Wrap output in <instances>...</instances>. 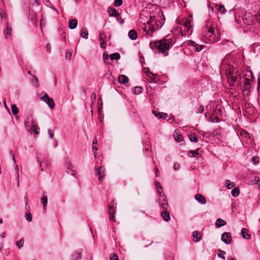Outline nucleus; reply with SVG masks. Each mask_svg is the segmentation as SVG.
<instances>
[{"label": "nucleus", "mask_w": 260, "mask_h": 260, "mask_svg": "<svg viewBox=\"0 0 260 260\" xmlns=\"http://www.w3.org/2000/svg\"><path fill=\"white\" fill-rule=\"evenodd\" d=\"M172 45V39L171 38H168L165 37L160 40L155 41L154 42V45H152V42H150L149 46L153 50V47L158 50L159 53H161L166 56L168 55V50L170 49Z\"/></svg>", "instance_id": "obj_1"}, {"label": "nucleus", "mask_w": 260, "mask_h": 260, "mask_svg": "<svg viewBox=\"0 0 260 260\" xmlns=\"http://www.w3.org/2000/svg\"><path fill=\"white\" fill-rule=\"evenodd\" d=\"M226 78L228 83L231 88H234L236 86V83L238 81V78L239 76V71L236 68L229 67L226 71Z\"/></svg>", "instance_id": "obj_2"}, {"label": "nucleus", "mask_w": 260, "mask_h": 260, "mask_svg": "<svg viewBox=\"0 0 260 260\" xmlns=\"http://www.w3.org/2000/svg\"><path fill=\"white\" fill-rule=\"evenodd\" d=\"M162 16L163 17H164V15H162ZM152 19V17H150L149 21H148V25L145 26L143 28V35L145 36L146 37H151L152 35L153 32L156 29H158L159 28H161V27L164 24L165 21V18H164L162 19L159 20L160 25L157 24L155 22L156 26H154L153 24H152L151 25H150L149 23H150V22L151 23H152V21H150V20Z\"/></svg>", "instance_id": "obj_3"}, {"label": "nucleus", "mask_w": 260, "mask_h": 260, "mask_svg": "<svg viewBox=\"0 0 260 260\" xmlns=\"http://www.w3.org/2000/svg\"><path fill=\"white\" fill-rule=\"evenodd\" d=\"M95 174L98 175V179L99 181H102L106 175L105 168L103 166L98 167L95 166Z\"/></svg>", "instance_id": "obj_4"}, {"label": "nucleus", "mask_w": 260, "mask_h": 260, "mask_svg": "<svg viewBox=\"0 0 260 260\" xmlns=\"http://www.w3.org/2000/svg\"><path fill=\"white\" fill-rule=\"evenodd\" d=\"M41 100L46 103L48 107L51 109H53L55 106V104L53 100L50 98L47 93H45L44 95L40 98Z\"/></svg>", "instance_id": "obj_5"}, {"label": "nucleus", "mask_w": 260, "mask_h": 260, "mask_svg": "<svg viewBox=\"0 0 260 260\" xmlns=\"http://www.w3.org/2000/svg\"><path fill=\"white\" fill-rule=\"evenodd\" d=\"M221 241L225 244H230L232 241L231 234L229 232H224L221 236Z\"/></svg>", "instance_id": "obj_6"}, {"label": "nucleus", "mask_w": 260, "mask_h": 260, "mask_svg": "<svg viewBox=\"0 0 260 260\" xmlns=\"http://www.w3.org/2000/svg\"><path fill=\"white\" fill-rule=\"evenodd\" d=\"M245 82L244 84L247 85L251 86L253 81V75L251 72H248L245 75Z\"/></svg>", "instance_id": "obj_7"}, {"label": "nucleus", "mask_w": 260, "mask_h": 260, "mask_svg": "<svg viewBox=\"0 0 260 260\" xmlns=\"http://www.w3.org/2000/svg\"><path fill=\"white\" fill-rule=\"evenodd\" d=\"M116 211L115 210V208L113 206H110L109 207V217L111 220L114 222L115 221V217L114 216V214Z\"/></svg>", "instance_id": "obj_8"}, {"label": "nucleus", "mask_w": 260, "mask_h": 260, "mask_svg": "<svg viewBox=\"0 0 260 260\" xmlns=\"http://www.w3.org/2000/svg\"><path fill=\"white\" fill-rule=\"evenodd\" d=\"M195 199L199 203L204 205L206 203V200L204 197L201 194H197L195 196Z\"/></svg>", "instance_id": "obj_9"}, {"label": "nucleus", "mask_w": 260, "mask_h": 260, "mask_svg": "<svg viewBox=\"0 0 260 260\" xmlns=\"http://www.w3.org/2000/svg\"><path fill=\"white\" fill-rule=\"evenodd\" d=\"M107 12L110 17H117L118 15L116 10L112 7H109L107 10Z\"/></svg>", "instance_id": "obj_10"}, {"label": "nucleus", "mask_w": 260, "mask_h": 260, "mask_svg": "<svg viewBox=\"0 0 260 260\" xmlns=\"http://www.w3.org/2000/svg\"><path fill=\"white\" fill-rule=\"evenodd\" d=\"M213 35L215 36L214 29L204 30L203 32V36L206 38H210Z\"/></svg>", "instance_id": "obj_11"}, {"label": "nucleus", "mask_w": 260, "mask_h": 260, "mask_svg": "<svg viewBox=\"0 0 260 260\" xmlns=\"http://www.w3.org/2000/svg\"><path fill=\"white\" fill-rule=\"evenodd\" d=\"M78 24L77 20L72 19L69 21V27L71 29H74L76 28Z\"/></svg>", "instance_id": "obj_12"}, {"label": "nucleus", "mask_w": 260, "mask_h": 260, "mask_svg": "<svg viewBox=\"0 0 260 260\" xmlns=\"http://www.w3.org/2000/svg\"><path fill=\"white\" fill-rule=\"evenodd\" d=\"M161 215L165 221H169L170 220V215L169 212L167 211V210H164L161 212Z\"/></svg>", "instance_id": "obj_13"}, {"label": "nucleus", "mask_w": 260, "mask_h": 260, "mask_svg": "<svg viewBox=\"0 0 260 260\" xmlns=\"http://www.w3.org/2000/svg\"><path fill=\"white\" fill-rule=\"evenodd\" d=\"M67 169L66 172L67 173L71 175H74L75 174V171L72 165L70 163H68L67 165Z\"/></svg>", "instance_id": "obj_14"}, {"label": "nucleus", "mask_w": 260, "mask_h": 260, "mask_svg": "<svg viewBox=\"0 0 260 260\" xmlns=\"http://www.w3.org/2000/svg\"><path fill=\"white\" fill-rule=\"evenodd\" d=\"M152 113L156 117L163 119H166L168 116L167 113L157 112L156 111H152Z\"/></svg>", "instance_id": "obj_15"}, {"label": "nucleus", "mask_w": 260, "mask_h": 260, "mask_svg": "<svg viewBox=\"0 0 260 260\" xmlns=\"http://www.w3.org/2000/svg\"><path fill=\"white\" fill-rule=\"evenodd\" d=\"M243 93L244 96H248L250 93L251 86L244 84Z\"/></svg>", "instance_id": "obj_16"}, {"label": "nucleus", "mask_w": 260, "mask_h": 260, "mask_svg": "<svg viewBox=\"0 0 260 260\" xmlns=\"http://www.w3.org/2000/svg\"><path fill=\"white\" fill-rule=\"evenodd\" d=\"M118 80L120 83L125 84L128 83L129 79L126 76L124 75H121L118 77Z\"/></svg>", "instance_id": "obj_17"}, {"label": "nucleus", "mask_w": 260, "mask_h": 260, "mask_svg": "<svg viewBox=\"0 0 260 260\" xmlns=\"http://www.w3.org/2000/svg\"><path fill=\"white\" fill-rule=\"evenodd\" d=\"M248 230L245 228L242 229L241 234L244 239H249L250 238V235L248 234Z\"/></svg>", "instance_id": "obj_18"}, {"label": "nucleus", "mask_w": 260, "mask_h": 260, "mask_svg": "<svg viewBox=\"0 0 260 260\" xmlns=\"http://www.w3.org/2000/svg\"><path fill=\"white\" fill-rule=\"evenodd\" d=\"M226 222L224 220H223L221 218H218L216 221L215 226L217 228H220V227L225 225L226 224Z\"/></svg>", "instance_id": "obj_19"}, {"label": "nucleus", "mask_w": 260, "mask_h": 260, "mask_svg": "<svg viewBox=\"0 0 260 260\" xmlns=\"http://www.w3.org/2000/svg\"><path fill=\"white\" fill-rule=\"evenodd\" d=\"M128 36L129 39L132 40H135L137 38V34L136 31L134 29H132L129 31Z\"/></svg>", "instance_id": "obj_20"}, {"label": "nucleus", "mask_w": 260, "mask_h": 260, "mask_svg": "<svg viewBox=\"0 0 260 260\" xmlns=\"http://www.w3.org/2000/svg\"><path fill=\"white\" fill-rule=\"evenodd\" d=\"M80 36L83 38L87 39L88 38V32L85 27H82L81 30Z\"/></svg>", "instance_id": "obj_21"}, {"label": "nucleus", "mask_w": 260, "mask_h": 260, "mask_svg": "<svg viewBox=\"0 0 260 260\" xmlns=\"http://www.w3.org/2000/svg\"><path fill=\"white\" fill-rule=\"evenodd\" d=\"M11 31L12 28L8 26L4 31L6 39H8L9 37L11 36Z\"/></svg>", "instance_id": "obj_22"}, {"label": "nucleus", "mask_w": 260, "mask_h": 260, "mask_svg": "<svg viewBox=\"0 0 260 260\" xmlns=\"http://www.w3.org/2000/svg\"><path fill=\"white\" fill-rule=\"evenodd\" d=\"M183 25L187 31H189L191 27L190 22L188 20H185L183 22Z\"/></svg>", "instance_id": "obj_23"}, {"label": "nucleus", "mask_w": 260, "mask_h": 260, "mask_svg": "<svg viewBox=\"0 0 260 260\" xmlns=\"http://www.w3.org/2000/svg\"><path fill=\"white\" fill-rule=\"evenodd\" d=\"M193 238L194 239L195 242H199L201 240V235L198 231H194L192 234Z\"/></svg>", "instance_id": "obj_24"}, {"label": "nucleus", "mask_w": 260, "mask_h": 260, "mask_svg": "<svg viewBox=\"0 0 260 260\" xmlns=\"http://www.w3.org/2000/svg\"><path fill=\"white\" fill-rule=\"evenodd\" d=\"M205 30H212L214 29L213 26L212 25V23L211 21L208 20L206 22V24L204 28Z\"/></svg>", "instance_id": "obj_25"}, {"label": "nucleus", "mask_w": 260, "mask_h": 260, "mask_svg": "<svg viewBox=\"0 0 260 260\" xmlns=\"http://www.w3.org/2000/svg\"><path fill=\"white\" fill-rule=\"evenodd\" d=\"M41 200L42 204V205L43 206V207H44V209L45 210V208L47 206V203H48L47 197L46 196L43 194V197H42V198H41Z\"/></svg>", "instance_id": "obj_26"}, {"label": "nucleus", "mask_w": 260, "mask_h": 260, "mask_svg": "<svg viewBox=\"0 0 260 260\" xmlns=\"http://www.w3.org/2000/svg\"><path fill=\"white\" fill-rule=\"evenodd\" d=\"M110 58L111 60H118L120 58V55L119 53H114L110 55Z\"/></svg>", "instance_id": "obj_27"}, {"label": "nucleus", "mask_w": 260, "mask_h": 260, "mask_svg": "<svg viewBox=\"0 0 260 260\" xmlns=\"http://www.w3.org/2000/svg\"><path fill=\"white\" fill-rule=\"evenodd\" d=\"M162 201L163 203H160V206L161 208H162L164 210H167L168 204L166 197L164 198Z\"/></svg>", "instance_id": "obj_28"}, {"label": "nucleus", "mask_w": 260, "mask_h": 260, "mask_svg": "<svg viewBox=\"0 0 260 260\" xmlns=\"http://www.w3.org/2000/svg\"><path fill=\"white\" fill-rule=\"evenodd\" d=\"M32 132H34V133L36 135H38L39 134V132H38V130H39V127H38L37 126H36L35 125V122L34 120H32Z\"/></svg>", "instance_id": "obj_29"}, {"label": "nucleus", "mask_w": 260, "mask_h": 260, "mask_svg": "<svg viewBox=\"0 0 260 260\" xmlns=\"http://www.w3.org/2000/svg\"><path fill=\"white\" fill-rule=\"evenodd\" d=\"M188 136L191 142L197 143L198 141V139L195 135L190 134H188Z\"/></svg>", "instance_id": "obj_30"}, {"label": "nucleus", "mask_w": 260, "mask_h": 260, "mask_svg": "<svg viewBox=\"0 0 260 260\" xmlns=\"http://www.w3.org/2000/svg\"><path fill=\"white\" fill-rule=\"evenodd\" d=\"M11 110L13 114L14 115L17 114L19 112V109L15 104L11 105Z\"/></svg>", "instance_id": "obj_31"}, {"label": "nucleus", "mask_w": 260, "mask_h": 260, "mask_svg": "<svg viewBox=\"0 0 260 260\" xmlns=\"http://www.w3.org/2000/svg\"><path fill=\"white\" fill-rule=\"evenodd\" d=\"M231 194L234 197H238L240 194V190L238 188H234L231 191Z\"/></svg>", "instance_id": "obj_32"}, {"label": "nucleus", "mask_w": 260, "mask_h": 260, "mask_svg": "<svg viewBox=\"0 0 260 260\" xmlns=\"http://www.w3.org/2000/svg\"><path fill=\"white\" fill-rule=\"evenodd\" d=\"M225 254H226V252L224 251L220 250V249L218 250V252H217L218 256L224 260L225 259V257L224 256V255Z\"/></svg>", "instance_id": "obj_33"}, {"label": "nucleus", "mask_w": 260, "mask_h": 260, "mask_svg": "<svg viewBox=\"0 0 260 260\" xmlns=\"http://www.w3.org/2000/svg\"><path fill=\"white\" fill-rule=\"evenodd\" d=\"M24 241V239H21L19 240V241H16L15 243L16 246L18 248L20 249L23 246Z\"/></svg>", "instance_id": "obj_34"}, {"label": "nucleus", "mask_w": 260, "mask_h": 260, "mask_svg": "<svg viewBox=\"0 0 260 260\" xmlns=\"http://www.w3.org/2000/svg\"><path fill=\"white\" fill-rule=\"evenodd\" d=\"M13 160L14 161V163L15 164V172H16V177L17 179H18V178H19V173H18L19 169H18V166L16 164V160H15V158L14 157V155H13Z\"/></svg>", "instance_id": "obj_35"}, {"label": "nucleus", "mask_w": 260, "mask_h": 260, "mask_svg": "<svg viewBox=\"0 0 260 260\" xmlns=\"http://www.w3.org/2000/svg\"><path fill=\"white\" fill-rule=\"evenodd\" d=\"M143 88L140 86H137L135 88L134 92L135 94H139L142 92Z\"/></svg>", "instance_id": "obj_36"}, {"label": "nucleus", "mask_w": 260, "mask_h": 260, "mask_svg": "<svg viewBox=\"0 0 260 260\" xmlns=\"http://www.w3.org/2000/svg\"><path fill=\"white\" fill-rule=\"evenodd\" d=\"M226 187L228 189H230L234 186L235 184L233 182H230L229 180L225 181Z\"/></svg>", "instance_id": "obj_37"}, {"label": "nucleus", "mask_w": 260, "mask_h": 260, "mask_svg": "<svg viewBox=\"0 0 260 260\" xmlns=\"http://www.w3.org/2000/svg\"><path fill=\"white\" fill-rule=\"evenodd\" d=\"M25 219L27 221L30 222L32 220V216L30 212L25 213Z\"/></svg>", "instance_id": "obj_38"}, {"label": "nucleus", "mask_w": 260, "mask_h": 260, "mask_svg": "<svg viewBox=\"0 0 260 260\" xmlns=\"http://www.w3.org/2000/svg\"><path fill=\"white\" fill-rule=\"evenodd\" d=\"M106 35L104 32L100 31L99 34V39L101 41H105Z\"/></svg>", "instance_id": "obj_39"}, {"label": "nucleus", "mask_w": 260, "mask_h": 260, "mask_svg": "<svg viewBox=\"0 0 260 260\" xmlns=\"http://www.w3.org/2000/svg\"><path fill=\"white\" fill-rule=\"evenodd\" d=\"M73 257H75V260H78L81 258V253L80 252H76L73 255Z\"/></svg>", "instance_id": "obj_40"}, {"label": "nucleus", "mask_w": 260, "mask_h": 260, "mask_svg": "<svg viewBox=\"0 0 260 260\" xmlns=\"http://www.w3.org/2000/svg\"><path fill=\"white\" fill-rule=\"evenodd\" d=\"M174 137L176 141L177 142H181L183 140L182 136L181 135L178 134V133L176 136H174Z\"/></svg>", "instance_id": "obj_41"}, {"label": "nucleus", "mask_w": 260, "mask_h": 260, "mask_svg": "<svg viewBox=\"0 0 260 260\" xmlns=\"http://www.w3.org/2000/svg\"><path fill=\"white\" fill-rule=\"evenodd\" d=\"M193 48L195 51L199 52L203 49V46L196 44Z\"/></svg>", "instance_id": "obj_42"}, {"label": "nucleus", "mask_w": 260, "mask_h": 260, "mask_svg": "<svg viewBox=\"0 0 260 260\" xmlns=\"http://www.w3.org/2000/svg\"><path fill=\"white\" fill-rule=\"evenodd\" d=\"M218 10L223 14H224L226 12V10L225 9L224 6L222 5H219Z\"/></svg>", "instance_id": "obj_43"}, {"label": "nucleus", "mask_w": 260, "mask_h": 260, "mask_svg": "<svg viewBox=\"0 0 260 260\" xmlns=\"http://www.w3.org/2000/svg\"><path fill=\"white\" fill-rule=\"evenodd\" d=\"M122 4V0H115L114 5L115 7H118Z\"/></svg>", "instance_id": "obj_44"}, {"label": "nucleus", "mask_w": 260, "mask_h": 260, "mask_svg": "<svg viewBox=\"0 0 260 260\" xmlns=\"http://www.w3.org/2000/svg\"><path fill=\"white\" fill-rule=\"evenodd\" d=\"M199 149H197L195 150H190L189 153L194 157L199 154Z\"/></svg>", "instance_id": "obj_45"}, {"label": "nucleus", "mask_w": 260, "mask_h": 260, "mask_svg": "<svg viewBox=\"0 0 260 260\" xmlns=\"http://www.w3.org/2000/svg\"><path fill=\"white\" fill-rule=\"evenodd\" d=\"M111 260H119L118 256L115 253H112L110 255Z\"/></svg>", "instance_id": "obj_46"}, {"label": "nucleus", "mask_w": 260, "mask_h": 260, "mask_svg": "<svg viewBox=\"0 0 260 260\" xmlns=\"http://www.w3.org/2000/svg\"><path fill=\"white\" fill-rule=\"evenodd\" d=\"M34 77V79L32 80V82L33 83H35L36 84V87H38L39 86V84H38V80L37 79V78L35 76H33Z\"/></svg>", "instance_id": "obj_47"}, {"label": "nucleus", "mask_w": 260, "mask_h": 260, "mask_svg": "<svg viewBox=\"0 0 260 260\" xmlns=\"http://www.w3.org/2000/svg\"><path fill=\"white\" fill-rule=\"evenodd\" d=\"M204 107L202 105H200L198 109H197V113H202L204 111Z\"/></svg>", "instance_id": "obj_48"}, {"label": "nucleus", "mask_w": 260, "mask_h": 260, "mask_svg": "<svg viewBox=\"0 0 260 260\" xmlns=\"http://www.w3.org/2000/svg\"><path fill=\"white\" fill-rule=\"evenodd\" d=\"M252 161L254 164H256L259 162V158L258 157L254 156L252 158Z\"/></svg>", "instance_id": "obj_49"}, {"label": "nucleus", "mask_w": 260, "mask_h": 260, "mask_svg": "<svg viewBox=\"0 0 260 260\" xmlns=\"http://www.w3.org/2000/svg\"><path fill=\"white\" fill-rule=\"evenodd\" d=\"M180 168V164L177 162H175L174 164V169L175 170L177 171Z\"/></svg>", "instance_id": "obj_50"}, {"label": "nucleus", "mask_w": 260, "mask_h": 260, "mask_svg": "<svg viewBox=\"0 0 260 260\" xmlns=\"http://www.w3.org/2000/svg\"><path fill=\"white\" fill-rule=\"evenodd\" d=\"M71 55H72V52H66V58L68 60H70V59L71 58Z\"/></svg>", "instance_id": "obj_51"}, {"label": "nucleus", "mask_w": 260, "mask_h": 260, "mask_svg": "<svg viewBox=\"0 0 260 260\" xmlns=\"http://www.w3.org/2000/svg\"><path fill=\"white\" fill-rule=\"evenodd\" d=\"M46 50H47V52H48V53H50L51 52V46L50 44H47L46 45Z\"/></svg>", "instance_id": "obj_52"}, {"label": "nucleus", "mask_w": 260, "mask_h": 260, "mask_svg": "<svg viewBox=\"0 0 260 260\" xmlns=\"http://www.w3.org/2000/svg\"><path fill=\"white\" fill-rule=\"evenodd\" d=\"M196 44H197L194 42H193L192 41H189L188 43V45L189 46H192L193 47H194V46H196Z\"/></svg>", "instance_id": "obj_53"}, {"label": "nucleus", "mask_w": 260, "mask_h": 260, "mask_svg": "<svg viewBox=\"0 0 260 260\" xmlns=\"http://www.w3.org/2000/svg\"><path fill=\"white\" fill-rule=\"evenodd\" d=\"M48 134L50 138H53V133L50 129H48Z\"/></svg>", "instance_id": "obj_54"}, {"label": "nucleus", "mask_w": 260, "mask_h": 260, "mask_svg": "<svg viewBox=\"0 0 260 260\" xmlns=\"http://www.w3.org/2000/svg\"><path fill=\"white\" fill-rule=\"evenodd\" d=\"M91 100H92V102H93L95 100V99H96V94L95 93L93 92L91 94Z\"/></svg>", "instance_id": "obj_55"}, {"label": "nucleus", "mask_w": 260, "mask_h": 260, "mask_svg": "<svg viewBox=\"0 0 260 260\" xmlns=\"http://www.w3.org/2000/svg\"><path fill=\"white\" fill-rule=\"evenodd\" d=\"M117 20L119 22L120 24H122L124 22V21L122 18H119L118 17L117 18Z\"/></svg>", "instance_id": "obj_56"}, {"label": "nucleus", "mask_w": 260, "mask_h": 260, "mask_svg": "<svg viewBox=\"0 0 260 260\" xmlns=\"http://www.w3.org/2000/svg\"><path fill=\"white\" fill-rule=\"evenodd\" d=\"M103 59L105 61H106V60L108 59V55L106 53H103Z\"/></svg>", "instance_id": "obj_57"}, {"label": "nucleus", "mask_w": 260, "mask_h": 260, "mask_svg": "<svg viewBox=\"0 0 260 260\" xmlns=\"http://www.w3.org/2000/svg\"><path fill=\"white\" fill-rule=\"evenodd\" d=\"M95 144H97V142H93L92 149H93V152H94V151L98 150V148L96 147V146L94 145Z\"/></svg>", "instance_id": "obj_58"}, {"label": "nucleus", "mask_w": 260, "mask_h": 260, "mask_svg": "<svg viewBox=\"0 0 260 260\" xmlns=\"http://www.w3.org/2000/svg\"><path fill=\"white\" fill-rule=\"evenodd\" d=\"M46 164H45L44 162H40V167L41 168V170L42 171H43L44 170V166H45Z\"/></svg>", "instance_id": "obj_59"}, {"label": "nucleus", "mask_w": 260, "mask_h": 260, "mask_svg": "<svg viewBox=\"0 0 260 260\" xmlns=\"http://www.w3.org/2000/svg\"><path fill=\"white\" fill-rule=\"evenodd\" d=\"M155 186L158 187L159 189H161L162 188V186H161V185L159 184V182H156V183H155Z\"/></svg>", "instance_id": "obj_60"}, {"label": "nucleus", "mask_w": 260, "mask_h": 260, "mask_svg": "<svg viewBox=\"0 0 260 260\" xmlns=\"http://www.w3.org/2000/svg\"><path fill=\"white\" fill-rule=\"evenodd\" d=\"M105 44H106L105 41H101L100 46L102 48H105Z\"/></svg>", "instance_id": "obj_61"}, {"label": "nucleus", "mask_w": 260, "mask_h": 260, "mask_svg": "<svg viewBox=\"0 0 260 260\" xmlns=\"http://www.w3.org/2000/svg\"><path fill=\"white\" fill-rule=\"evenodd\" d=\"M149 82L150 83H156V80H155V79L154 78H153L150 79Z\"/></svg>", "instance_id": "obj_62"}, {"label": "nucleus", "mask_w": 260, "mask_h": 260, "mask_svg": "<svg viewBox=\"0 0 260 260\" xmlns=\"http://www.w3.org/2000/svg\"><path fill=\"white\" fill-rule=\"evenodd\" d=\"M259 181V178L258 177H255L254 180H253V182H254L255 184L257 183V181Z\"/></svg>", "instance_id": "obj_63"}, {"label": "nucleus", "mask_w": 260, "mask_h": 260, "mask_svg": "<svg viewBox=\"0 0 260 260\" xmlns=\"http://www.w3.org/2000/svg\"><path fill=\"white\" fill-rule=\"evenodd\" d=\"M258 90H260V79H258Z\"/></svg>", "instance_id": "obj_64"}]
</instances>
